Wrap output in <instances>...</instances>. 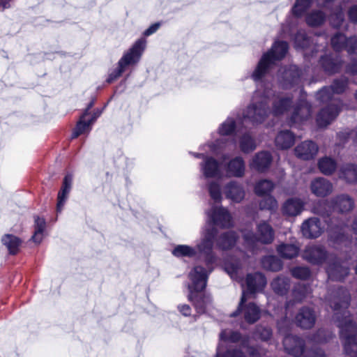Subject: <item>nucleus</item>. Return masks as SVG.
<instances>
[{
    "mask_svg": "<svg viewBox=\"0 0 357 357\" xmlns=\"http://www.w3.org/2000/svg\"><path fill=\"white\" fill-rule=\"evenodd\" d=\"M310 190L318 197H326L333 191V185L328 179L318 177L311 181Z\"/></svg>",
    "mask_w": 357,
    "mask_h": 357,
    "instance_id": "f3484780",
    "label": "nucleus"
},
{
    "mask_svg": "<svg viewBox=\"0 0 357 357\" xmlns=\"http://www.w3.org/2000/svg\"><path fill=\"white\" fill-rule=\"evenodd\" d=\"M345 50L349 54H357V37L351 36L347 38Z\"/></svg>",
    "mask_w": 357,
    "mask_h": 357,
    "instance_id": "bf43d9fd",
    "label": "nucleus"
},
{
    "mask_svg": "<svg viewBox=\"0 0 357 357\" xmlns=\"http://www.w3.org/2000/svg\"><path fill=\"white\" fill-rule=\"evenodd\" d=\"M330 337L331 335L327 331H326L324 329L321 328L319 329L313 335L312 340L317 342L321 343L327 342Z\"/></svg>",
    "mask_w": 357,
    "mask_h": 357,
    "instance_id": "052dcab7",
    "label": "nucleus"
},
{
    "mask_svg": "<svg viewBox=\"0 0 357 357\" xmlns=\"http://www.w3.org/2000/svg\"><path fill=\"white\" fill-rule=\"evenodd\" d=\"M45 228V220L43 218L36 216L34 221V233L31 238L33 242L40 243L42 241Z\"/></svg>",
    "mask_w": 357,
    "mask_h": 357,
    "instance_id": "ea45409f",
    "label": "nucleus"
},
{
    "mask_svg": "<svg viewBox=\"0 0 357 357\" xmlns=\"http://www.w3.org/2000/svg\"><path fill=\"white\" fill-rule=\"evenodd\" d=\"M73 183V175L70 174H68L65 176L61 188L58 193L57 196V204H56V211L57 213H61L66 200L68 199V195L72 188Z\"/></svg>",
    "mask_w": 357,
    "mask_h": 357,
    "instance_id": "5701e85b",
    "label": "nucleus"
},
{
    "mask_svg": "<svg viewBox=\"0 0 357 357\" xmlns=\"http://www.w3.org/2000/svg\"><path fill=\"white\" fill-rule=\"evenodd\" d=\"M208 192L211 197L215 202H219L221 201V192L220 185L215 181L211 182L208 184Z\"/></svg>",
    "mask_w": 357,
    "mask_h": 357,
    "instance_id": "13d9d810",
    "label": "nucleus"
},
{
    "mask_svg": "<svg viewBox=\"0 0 357 357\" xmlns=\"http://www.w3.org/2000/svg\"><path fill=\"white\" fill-rule=\"evenodd\" d=\"M332 89L324 86L316 94V99L321 103H328L317 114L316 121L318 127L325 128L329 125L339 114L341 109V102L339 99H333Z\"/></svg>",
    "mask_w": 357,
    "mask_h": 357,
    "instance_id": "20e7f679",
    "label": "nucleus"
},
{
    "mask_svg": "<svg viewBox=\"0 0 357 357\" xmlns=\"http://www.w3.org/2000/svg\"><path fill=\"white\" fill-rule=\"evenodd\" d=\"M302 75L296 65H290L280 70L279 82L284 89H289L298 84Z\"/></svg>",
    "mask_w": 357,
    "mask_h": 357,
    "instance_id": "ddd939ff",
    "label": "nucleus"
},
{
    "mask_svg": "<svg viewBox=\"0 0 357 357\" xmlns=\"http://www.w3.org/2000/svg\"><path fill=\"white\" fill-rule=\"evenodd\" d=\"M312 0H296L293 8V15L301 17L311 6Z\"/></svg>",
    "mask_w": 357,
    "mask_h": 357,
    "instance_id": "09e8293b",
    "label": "nucleus"
},
{
    "mask_svg": "<svg viewBox=\"0 0 357 357\" xmlns=\"http://www.w3.org/2000/svg\"><path fill=\"white\" fill-rule=\"evenodd\" d=\"M318 167L322 174L329 176L335 172L337 163L334 159L330 157H324L319 160Z\"/></svg>",
    "mask_w": 357,
    "mask_h": 357,
    "instance_id": "58836bf2",
    "label": "nucleus"
},
{
    "mask_svg": "<svg viewBox=\"0 0 357 357\" xmlns=\"http://www.w3.org/2000/svg\"><path fill=\"white\" fill-rule=\"evenodd\" d=\"M301 230L303 236L307 238H318L323 232L321 223L318 218H310L304 221Z\"/></svg>",
    "mask_w": 357,
    "mask_h": 357,
    "instance_id": "a211bd4d",
    "label": "nucleus"
},
{
    "mask_svg": "<svg viewBox=\"0 0 357 357\" xmlns=\"http://www.w3.org/2000/svg\"><path fill=\"white\" fill-rule=\"evenodd\" d=\"M259 206L260 210H268L273 213L278 209V204L275 197L268 196L260 201Z\"/></svg>",
    "mask_w": 357,
    "mask_h": 357,
    "instance_id": "603ef678",
    "label": "nucleus"
},
{
    "mask_svg": "<svg viewBox=\"0 0 357 357\" xmlns=\"http://www.w3.org/2000/svg\"><path fill=\"white\" fill-rule=\"evenodd\" d=\"M347 37L342 33L337 32L331 38V45L333 50L340 52L345 49Z\"/></svg>",
    "mask_w": 357,
    "mask_h": 357,
    "instance_id": "c03bdc74",
    "label": "nucleus"
},
{
    "mask_svg": "<svg viewBox=\"0 0 357 357\" xmlns=\"http://www.w3.org/2000/svg\"><path fill=\"white\" fill-rule=\"evenodd\" d=\"M288 49L289 45L287 42L283 40L275 41L271 49L261 56L256 68L251 75L252 79L256 82L261 81L268 73L271 66L276 61H280L285 56Z\"/></svg>",
    "mask_w": 357,
    "mask_h": 357,
    "instance_id": "39448f33",
    "label": "nucleus"
},
{
    "mask_svg": "<svg viewBox=\"0 0 357 357\" xmlns=\"http://www.w3.org/2000/svg\"><path fill=\"white\" fill-rule=\"evenodd\" d=\"M354 208V200L347 194H340L330 199H321L314 202L312 206V212L326 219L330 233L329 240L335 244L345 245L351 243V237L344 232L347 225L343 222L338 225H334L331 216L333 213L340 214L349 213Z\"/></svg>",
    "mask_w": 357,
    "mask_h": 357,
    "instance_id": "f03ea898",
    "label": "nucleus"
},
{
    "mask_svg": "<svg viewBox=\"0 0 357 357\" xmlns=\"http://www.w3.org/2000/svg\"><path fill=\"white\" fill-rule=\"evenodd\" d=\"M215 357H247V356L240 347H230L225 350H222L219 344Z\"/></svg>",
    "mask_w": 357,
    "mask_h": 357,
    "instance_id": "a19ab883",
    "label": "nucleus"
},
{
    "mask_svg": "<svg viewBox=\"0 0 357 357\" xmlns=\"http://www.w3.org/2000/svg\"><path fill=\"white\" fill-rule=\"evenodd\" d=\"M241 265L239 263H228L225 265V269L227 272L231 275L236 274L238 273V271L240 269Z\"/></svg>",
    "mask_w": 357,
    "mask_h": 357,
    "instance_id": "e2e57ef3",
    "label": "nucleus"
},
{
    "mask_svg": "<svg viewBox=\"0 0 357 357\" xmlns=\"http://www.w3.org/2000/svg\"><path fill=\"white\" fill-rule=\"evenodd\" d=\"M217 235L218 230L215 228L206 229L203 239L195 248L178 245L172 250V255L176 257H193L199 253L204 258L206 268L202 266H196L188 274L190 282L188 284V298L199 314L205 313L207 305L212 301L211 296L205 293V289L208 275L213 271V264L217 260L216 255L213 251Z\"/></svg>",
    "mask_w": 357,
    "mask_h": 357,
    "instance_id": "f257e3e1",
    "label": "nucleus"
},
{
    "mask_svg": "<svg viewBox=\"0 0 357 357\" xmlns=\"http://www.w3.org/2000/svg\"><path fill=\"white\" fill-rule=\"evenodd\" d=\"M275 145L280 149H287L295 142V136L290 130L280 131L275 137Z\"/></svg>",
    "mask_w": 357,
    "mask_h": 357,
    "instance_id": "72a5a7b5",
    "label": "nucleus"
},
{
    "mask_svg": "<svg viewBox=\"0 0 357 357\" xmlns=\"http://www.w3.org/2000/svg\"><path fill=\"white\" fill-rule=\"evenodd\" d=\"M312 113L311 105L305 100H300L295 106L289 123L290 126L307 120Z\"/></svg>",
    "mask_w": 357,
    "mask_h": 357,
    "instance_id": "dca6fc26",
    "label": "nucleus"
},
{
    "mask_svg": "<svg viewBox=\"0 0 357 357\" xmlns=\"http://www.w3.org/2000/svg\"><path fill=\"white\" fill-rule=\"evenodd\" d=\"M337 326L340 328V337L347 355L357 357V324L351 318L349 311L344 310L342 315L335 314Z\"/></svg>",
    "mask_w": 357,
    "mask_h": 357,
    "instance_id": "7ed1b4c3",
    "label": "nucleus"
},
{
    "mask_svg": "<svg viewBox=\"0 0 357 357\" xmlns=\"http://www.w3.org/2000/svg\"><path fill=\"white\" fill-rule=\"evenodd\" d=\"M339 177L347 183L357 182V165L347 163L343 165L339 171Z\"/></svg>",
    "mask_w": 357,
    "mask_h": 357,
    "instance_id": "2f4dec72",
    "label": "nucleus"
},
{
    "mask_svg": "<svg viewBox=\"0 0 357 357\" xmlns=\"http://www.w3.org/2000/svg\"><path fill=\"white\" fill-rule=\"evenodd\" d=\"M303 258L313 265H321L327 259H332L324 246L313 244L306 246L302 254Z\"/></svg>",
    "mask_w": 357,
    "mask_h": 357,
    "instance_id": "9b49d317",
    "label": "nucleus"
},
{
    "mask_svg": "<svg viewBox=\"0 0 357 357\" xmlns=\"http://www.w3.org/2000/svg\"><path fill=\"white\" fill-rule=\"evenodd\" d=\"M338 301L331 302L330 305L334 311H337L342 307L347 308L350 304L351 296L349 290L343 287H339L336 291Z\"/></svg>",
    "mask_w": 357,
    "mask_h": 357,
    "instance_id": "c85d7f7f",
    "label": "nucleus"
},
{
    "mask_svg": "<svg viewBox=\"0 0 357 357\" xmlns=\"http://www.w3.org/2000/svg\"><path fill=\"white\" fill-rule=\"evenodd\" d=\"M274 188V183L269 180H261L259 181L255 187V192L259 196L269 194Z\"/></svg>",
    "mask_w": 357,
    "mask_h": 357,
    "instance_id": "3c124183",
    "label": "nucleus"
},
{
    "mask_svg": "<svg viewBox=\"0 0 357 357\" xmlns=\"http://www.w3.org/2000/svg\"><path fill=\"white\" fill-rule=\"evenodd\" d=\"M219 337L220 341L225 342H241L242 347H245V343L249 342V337L248 335H243L239 331L231 329L222 330Z\"/></svg>",
    "mask_w": 357,
    "mask_h": 357,
    "instance_id": "bb28decb",
    "label": "nucleus"
},
{
    "mask_svg": "<svg viewBox=\"0 0 357 357\" xmlns=\"http://www.w3.org/2000/svg\"><path fill=\"white\" fill-rule=\"evenodd\" d=\"M270 100L265 93L256 91L252 102L243 112V118L252 124L261 123L270 113Z\"/></svg>",
    "mask_w": 357,
    "mask_h": 357,
    "instance_id": "0eeeda50",
    "label": "nucleus"
},
{
    "mask_svg": "<svg viewBox=\"0 0 357 357\" xmlns=\"http://www.w3.org/2000/svg\"><path fill=\"white\" fill-rule=\"evenodd\" d=\"M247 301L246 293L243 291L237 309L230 314L231 317H237L243 315L245 321L249 324L257 322L261 317V310L253 302L245 303Z\"/></svg>",
    "mask_w": 357,
    "mask_h": 357,
    "instance_id": "9d476101",
    "label": "nucleus"
},
{
    "mask_svg": "<svg viewBox=\"0 0 357 357\" xmlns=\"http://www.w3.org/2000/svg\"><path fill=\"white\" fill-rule=\"evenodd\" d=\"M293 103V96L287 95L282 96L275 100L273 103V114L279 116L289 109Z\"/></svg>",
    "mask_w": 357,
    "mask_h": 357,
    "instance_id": "473e14b6",
    "label": "nucleus"
},
{
    "mask_svg": "<svg viewBox=\"0 0 357 357\" xmlns=\"http://www.w3.org/2000/svg\"><path fill=\"white\" fill-rule=\"evenodd\" d=\"M271 286L276 294L284 296L290 289V279L282 275L278 276L271 282Z\"/></svg>",
    "mask_w": 357,
    "mask_h": 357,
    "instance_id": "f704fd0d",
    "label": "nucleus"
},
{
    "mask_svg": "<svg viewBox=\"0 0 357 357\" xmlns=\"http://www.w3.org/2000/svg\"><path fill=\"white\" fill-rule=\"evenodd\" d=\"M236 240V232L233 231L224 232L216 239V247L222 250H229L234 246Z\"/></svg>",
    "mask_w": 357,
    "mask_h": 357,
    "instance_id": "7c9ffc66",
    "label": "nucleus"
},
{
    "mask_svg": "<svg viewBox=\"0 0 357 357\" xmlns=\"http://www.w3.org/2000/svg\"><path fill=\"white\" fill-rule=\"evenodd\" d=\"M255 335L262 341H268L272 336V330L268 326H257Z\"/></svg>",
    "mask_w": 357,
    "mask_h": 357,
    "instance_id": "6e6d98bb",
    "label": "nucleus"
},
{
    "mask_svg": "<svg viewBox=\"0 0 357 357\" xmlns=\"http://www.w3.org/2000/svg\"><path fill=\"white\" fill-rule=\"evenodd\" d=\"M318 146L312 141H305L298 144L294 149L297 158L303 160H309L317 155Z\"/></svg>",
    "mask_w": 357,
    "mask_h": 357,
    "instance_id": "4be33fe9",
    "label": "nucleus"
},
{
    "mask_svg": "<svg viewBox=\"0 0 357 357\" xmlns=\"http://www.w3.org/2000/svg\"><path fill=\"white\" fill-rule=\"evenodd\" d=\"M225 169L229 177H242L245 174V162L242 157H235L225 165Z\"/></svg>",
    "mask_w": 357,
    "mask_h": 357,
    "instance_id": "b1692460",
    "label": "nucleus"
},
{
    "mask_svg": "<svg viewBox=\"0 0 357 357\" xmlns=\"http://www.w3.org/2000/svg\"><path fill=\"white\" fill-rule=\"evenodd\" d=\"M208 222L212 225L209 228H229L232 226V218L229 211L223 207L213 206L208 212Z\"/></svg>",
    "mask_w": 357,
    "mask_h": 357,
    "instance_id": "f8f14e48",
    "label": "nucleus"
},
{
    "mask_svg": "<svg viewBox=\"0 0 357 357\" xmlns=\"http://www.w3.org/2000/svg\"><path fill=\"white\" fill-rule=\"evenodd\" d=\"M318 63L325 73L334 75L341 70L344 61L340 56L328 53L321 56Z\"/></svg>",
    "mask_w": 357,
    "mask_h": 357,
    "instance_id": "4468645a",
    "label": "nucleus"
},
{
    "mask_svg": "<svg viewBox=\"0 0 357 357\" xmlns=\"http://www.w3.org/2000/svg\"><path fill=\"white\" fill-rule=\"evenodd\" d=\"M274 238L275 231L266 221H261L257 225L256 233L250 231L243 235L245 244L252 252L255 251L258 242L268 245L272 243Z\"/></svg>",
    "mask_w": 357,
    "mask_h": 357,
    "instance_id": "1a4fd4ad",
    "label": "nucleus"
},
{
    "mask_svg": "<svg viewBox=\"0 0 357 357\" xmlns=\"http://www.w3.org/2000/svg\"><path fill=\"white\" fill-rule=\"evenodd\" d=\"M293 321L284 316L277 322L278 331L284 335L283 339L284 348L287 353L294 356H301L305 354V341L299 336L289 333L293 326Z\"/></svg>",
    "mask_w": 357,
    "mask_h": 357,
    "instance_id": "423d86ee",
    "label": "nucleus"
},
{
    "mask_svg": "<svg viewBox=\"0 0 357 357\" xmlns=\"http://www.w3.org/2000/svg\"><path fill=\"white\" fill-rule=\"evenodd\" d=\"M309 289L308 285L301 283H298L294 287L291 293L293 299L287 301L285 303V316H287V311L290 307H293L296 303L301 302L307 296L309 293Z\"/></svg>",
    "mask_w": 357,
    "mask_h": 357,
    "instance_id": "a878e982",
    "label": "nucleus"
},
{
    "mask_svg": "<svg viewBox=\"0 0 357 357\" xmlns=\"http://www.w3.org/2000/svg\"><path fill=\"white\" fill-rule=\"evenodd\" d=\"M160 26V23L159 22H156L155 24H153L152 25H151L144 32V35L145 36H149L151 34H153V33H155L158 29L159 27Z\"/></svg>",
    "mask_w": 357,
    "mask_h": 357,
    "instance_id": "774afa93",
    "label": "nucleus"
},
{
    "mask_svg": "<svg viewBox=\"0 0 357 357\" xmlns=\"http://www.w3.org/2000/svg\"><path fill=\"white\" fill-rule=\"evenodd\" d=\"M344 20V13L342 7L340 6L330 15V23L335 28H340Z\"/></svg>",
    "mask_w": 357,
    "mask_h": 357,
    "instance_id": "864d4df0",
    "label": "nucleus"
},
{
    "mask_svg": "<svg viewBox=\"0 0 357 357\" xmlns=\"http://www.w3.org/2000/svg\"><path fill=\"white\" fill-rule=\"evenodd\" d=\"M349 84V79L344 76L335 79L331 86L333 94H341L345 91Z\"/></svg>",
    "mask_w": 357,
    "mask_h": 357,
    "instance_id": "49530a36",
    "label": "nucleus"
},
{
    "mask_svg": "<svg viewBox=\"0 0 357 357\" xmlns=\"http://www.w3.org/2000/svg\"><path fill=\"white\" fill-rule=\"evenodd\" d=\"M278 253L283 258L293 259L298 254V248L293 244L282 243L277 248Z\"/></svg>",
    "mask_w": 357,
    "mask_h": 357,
    "instance_id": "37998d69",
    "label": "nucleus"
},
{
    "mask_svg": "<svg viewBox=\"0 0 357 357\" xmlns=\"http://www.w3.org/2000/svg\"><path fill=\"white\" fill-rule=\"evenodd\" d=\"M203 176L206 178H215L220 174V163L213 157L208 156L200 163Z\"/></svg>",
    "mask_w": 357,
    "mask_h": 357,
    "instance_id": "393cba45",
    "label": "nucleus"
},
{
    "mask_svg": "<svg viewBox=\"0 0 357 357\" xmlns=\"http://www.w3.org/2000/svg\"><path fill=\"white\" fill-rule=\"evenodd\" d=\"M316 322L314 310L307 306L302 307L294 318L295 324L302 329L312 328Z\"/></svg>",
    "mask_w": 357,
    "mask_h": 357,
    "instance_id": "2eb2a0df",
    "label": "nucleus"
},
{
    "mask_svg": "<svg viewBox=\"0 0 357 357\" xmlns=\"http://www.w3.org/2000/svg\"><path fill=\"white\" fill-rule=\"evenodd\" d=\"M272 160L273 157L271 153L263 151L255 155L250 165L251 169L259 172H264L269 168Z\"/></svg>",
    "mask_w": 357,
    "mask_h": 357,
    "instance_id": "412c9836",
    "label": "nucleus"
},
{
    "mask_svg": "<svg viewBox=\"0 0 357 357\" xmlns=\"http://www.w3.org/2000/svg\"><path fill=\"white\" fill-rule=\"evenodd\" d=\"M355 134V137L354 138V143L357 146V129L354 131L349 130H344L339 132L337 134V139L339 140L338 145H344L349 140V138L351 136H353Z\"/></svg>",
    "mask_w": 357,
    "mask_h": 357,
    "instance_id": "4d7b16f0",
    "label": "nucleus"
},
{
    "mask_svg": "<svg viewBox=\"0 0 357 357\" xmlns=\"http://www.w3.org/2000/svg\"><path fill=\"white\" fill-rule=\"evenodd\" d=\"M236 129V121L231 117H228L218 128V132L222 136L232 135Z\"/></svg>",
    "mask_w": 357,
    "mask_h": 357,
    "instance_id": "8fccbe9b",
    "label": "nucleus"
},
{
    "mask_svg": "<svg viewBox=\"0 0 357 357\" xmlns=\"http://www.w3.org/2000/svg\"><path fill=\"white\" fill-rule=\"evenodd\" d=\"M226 197L232 201L239 203L245 197L243 186L236 181H231L225 187Z\"/></svg>",
    "mask_w": 357,
    "mask_h": 357,
    "instance_id": "cd10ccee",
    "label": "nucleus"
},
{
    "mask_svg": "<svg viewBox=\"0 0 357 357\" xmlns=\"http://www.w3.org/2000/svg\"><path fill=\"white\" fill-rule=\"evenodd\" d=\"M2 243L6 246L10 255H16L22 243L20 238L13 234H5L1 238Z\"/></svg>",
    "mask_w": 357,
    "mask_h": 357,
    "instance_id": "e433bc0d",
    "label": "nucleus"
},
{
    "mask_svg": "<svg viewBox=\"0 0 357 357\" xmlns=\"http://www.w3.org/2000/svg\"><path fill=\"white\" fill-rule=\"evenodd\" d=\"M304 357H326V355L321 349L315 348L306 352Z\"/></svg>",
    "mask_w": 357,
    "mask_h": 357,
    "instance_id": "680f3d73",
    "label": "nucleus"
},
{
    "mask_svg": "<svg viewBox=\"0 0 357 357\" xmlns=\"http://www.w3.org/2000/svg\"><path fill=\"white\" fill-rule=\"evenodd\" d=\"M291 275L296 279L302 280H308L311 275V271L306 266H296L290 270Z\"/></svg>",
    "mask_w": 357,
    "mask_h": 357,
    "instance_id": "5fc2aeb1",
    "label": "nucleus"
},
{
    "mask_svg": "<svg viewBox=\"0 0 357 357\" xmlns=\"http://www.w3.org/2000/svg\"><path fill=\"white\" fill-rule=\"evenodd\" d=\"M86 115L83 114L81 115L72 133V139L77 138L80 135L91 130L93 124L89 120H86Z\"/></svg>",
    "mask_w": 357,
    "mask_h": 357,
    "instance_id": "79ce46f5",
    "label": "nucleus"
},
{
    "mask_svg": "<svg viewBox=\"0 0 357 357\" xmlns=\"http://www.w3.org/2000/svg\"><path fill=\"white\" fill-rule=\"evenodd\" d=\"M328 278L331 280L342 281L349 273V268L343 266L337 259H334L333 262H329L326 268Z\"/></svg>",
    "mask_w": 357,
    "mask_h": 357,
    "instance_id": "6ab92c4d",
    "label": "nucleus"
},
{
    "mask_svg": "<svg viewBox=\"0 0 357 357\" xmlns=\"http://www.w3.org/2000/svg\"><path fill=\"white\" fill-rule=\"evenodd\" d=\"M145 48V39H138L133 45L123 54V56L118 62V67L109 74L106 82L108 84L112 83L121 75L128 66L135 65L139 62Z\"/></svg>",
    "mask_w": 357,
    "mask_h": 357,
    "instance_id": "6e6552de",
    "label": "nucleus"
},
{
    "mask_svg": "<svg viewBox=\"0 0 357 357\" xmlns=\"http://www.w3.org/2000/svg\"><path fill=\"white\" fill-rule=\"evenodd\" d=\"M310 38L305 30L300 29L294 36V47L296 49L305 50L310 46Z\"/></svg>",
    "mask_w": 357,
    "mask_h": 357,
    "instance_id": "a18cd8bd",
    "label": "nucleus"
},
{
    "mask_svg": "<svg viewBox=\"0 0 357 357\" xmlns=\"http://www.w3.org/2000/svg\"><path fill=\"white\" fill-rule=\"evenodd\" d=\"M348 17L351 22L357 23V5H354L349 9Z\"/></svg>",
    "mask_w": 357,
    "mask_h": 357,
    "instance_id": "338daca9",
    "label": "nucleus"
},
{
    "mask_svg": "<svg viewBox=\"0 0 357 357\" xmlns=\"http://www.w3.org/2000/svg\"><path fill=\"white\" fill-rule=\"evenodd\" d=\"M240 149L245 153H249L256 149L254 139L249 135L245 134L240 139Z\"/></svg>",
    "mask_w": 357,
    "mask_h": 357,
    "instance_id": "de8ad7c7",
    "label": "nucleus"
},
{
    "mask_svg": "<svg viewBox=\"0 0 357 357\" xmlns=\"http://www.w3.org/2000/svg\"><path fill=\"white\" fill-rule=\"evenodd\" d=\"M245 282L247 285V291H245L246 295L248 294H253L264 288L266 284V278L262 273L256 272L248 274Z\"/></svg>",
    "mask_w": 357,
    "mask_h": 357,
    "instance_id": "aec40b11",
    "label": "nucleus"
},
{
    "mask_svg": "<svg viewBox=\"0 0 357 357\" xmlns=\"http://www.w3.org/2000/svg\"><path fill=\"white\" fill-rule=\"evenodd\" d=\"M326 19V14L321 10H312L305 17L307 24L312 27H317L322 25Z\"/></svg>",
    "mask_w": 357,
    "mask_h": 357,
    "instance_id": "4c0bfd02",
    "label": "nucleus"
},
{
    "mask_svg": "<svg viewBox=\"0 0 357 357\" xmlns=\"http://www.w3.org/2000/svg\"><path fill=\"white\" fill-rule=\"evenodd\" d=\"M248 343H245V348L247 349L249 357H261L260 352L258 348L255 346H248Z\"/></svg>",
    "mask_w": 357,
    "mask_h": 357,
    "instance_id": "69168bd1",
    "label": "nucleus"
},
{
    "mask_svg": "<svg viewBox=\"0 0 357 357\" xmlns=\"http://www.w3.org/2000/svg\"><path fill=\"white\" fill-rule=\"evenodd\" d=\"M303 206V202L300 199L290 198L283 204L282 213L288 216H296L302 212Z\"/></svg>",
    "mask_w": 357,
    "mask_h": 357,
    "instance_id": "c756f323",
    "label": "nucleus"
},
{
    "mask_svg": "<svg viewBox=\"0 0 357 357\" xmlns=\"http://www.w3.org/2000/svg\"><path fill=\"white\" fill-rule=\"evenodd\" d=\"M261 266L266 271L278 272L282 268V262L275 256L268 255L264 257L261 260Z\"/></svg>",
    "mask_w": 357,
    "mask_h": 357,
    "instance_id": "c9c22d12",
    "label": "nucleus"
},
{
    "mask_svg": "<svg viewBox=\"0 0 357 357\" xmlns=\"http://www.w3.org/2000/svg\"><path fill=\"white\" fill-rule=\"evenodd\" d=\"M345 72L351 75H357V59H353L347 65Z\"/></svg>",
    "mask_w": 357,
    "mask_h": 357,
    "instance_id": "0e129e2a",
    "label": "nucleus"
}]
</instances>
